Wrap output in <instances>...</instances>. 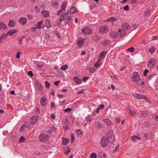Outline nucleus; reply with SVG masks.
I'll use <instances>...</instances> for the list:
<instances>
[{
  "label": "nucleus",
  "instance_id": "nucleus-1",
  "mask_svg": "<svg viewBox=\"0 0 158 158\" xmlns=\"http://www.w3.org/2000/svg\"><path fill=\"white\" fill-rule=\"evenodd\" d=\"M122 27L123 29H119V32L120 33L123 32V34H121L120 35L121 37H123L124 36L126 35V32L124 30L127 31L129 30L130 28V26L128 23H124L122 25Z\"/></svg>",
  "mask_w": 158,
  "mask_h": 158
},
{
  "label": "nucleus",
  "instance_id": "nucleus-2",
  "mask_svg": "<svg viewBox=\"0 0 158 158\" xmlns=\"http://www.w3.org/2000/svg\"><path fill=\"white\" fill-rule=\"evenodd\" d=\"M106 137L110 143H113L115 140L114 135L113 133L111 131H109L108 132Z\"/></svg>",
  "mask_w": 158,
  "mask_h": 158
},
{
  "label": "nucleus",
  "instance_id": "nucleus-3",
  "mask_svg": "<svg viewBox=\"0 0 158 158\" xmlns=\"http://www.w3.org/2000/svg\"><path fill=\"white\" fill-rule=\"evenodd\" d=\"M38 138L39 140L40 141L45 142L48 140L49 139V136L47 134L42 133L40 135Z\"/></svg>",
  "mask_w": 158,
  "mask_h": 158
},
{
  "label": "nucleus",
  "instance_id": "nucleus-4",
  "mask_svg": "<svg viewBox=\"0 0 158 158\" xmlns=\"http://www.w3.org/2000/svg\"><path fill=\"white\" fill-rule=\"evenodd\" d=\"M131 79L134 82H138L140 80L139 75L138 73L136 72L133 73L132 74Z\"/></svg>",
  "mask_w": 158,
  "mask_h": 158
},
{
  "label": "nucleus",
  "instance_id": "nucleus-5",
  "mask_svg": "<svg viewBox=\"0 0 158 158\" xmlns=\"http://www.w3.org/2000/svg\"><path fill=\"white\" fill-rule=\"evenodd\" d=\"M92 32V29L91 28L87 27H85L83 28L81 31V32L83 34L88 35L91 34Z\"/></svg>",
  "mask_w": 158,
  "mask_h": 158
},
{
  "label": "nucleus",
  "instance_id": "nucleus-6",
  "mask_svg": "<svg viewBox=\"0 0 158 158\" xmlns=\"http://www.w3.org/2000/svg\"><path fill=\"white\" fill-rule=\"evenodd\" d=\"M109 142L107 139L106 137H103L101 139V143L102 147H105L108 144Z\"/></svg>",
  "mask_w": 158,
  "mask_h": 158
},
{
  "label": "nucleus",
  "instance_id": "nucleus-7",
  "mask_svg": "<svg viewBox=\"0 0 158 158\" xmlns=\"http://www.w3.org/2000/svg\"><path fill=\"white\" fill-rule=\"evenodd\" d=\"M156 64V62L155 60L153 58H151L149 60L148 63V65L151 68L153 67Z\"/></svg>",
  "mask_w": 158,
  "mask_h": 158
},
{
  "label": "nucleus",
  "instance_id": "nucleus-8",
  "mask_svg": "<svg viewBox=\"0 0 158 158\" xmlns=\"http://www.w3.org/2000/svg\"><path fill=\"white\" fill-rule=\"evenodd\" d=\"M99 30L101 33H105L108 31L109 29L107 26H102L99 27Z\"/></svg>",
  "mask_w": 158,
  "mask_h": 158
},
{
  "label": "nucleus",
  "instance_id": "nucleus-9",
  "mask_svg": "<svg viewBox=\"0 0 158 158\" xmlns=\"http://www.w3.org/2000/svg\"><path fill=\"white\" fill-rule=\"evenodd\" d=\"M39 117L37 115H34L32 116L30 118V122L31 124H35L37 121V120L38 119Z\"/></svg>",
  "mask_w": 158,
  "mask_h": 158
},
{
  "label": "nucleus",
  "instance_id": "nucleus-10",
  "mask_svg": "<svg viewBox=\"0 0 158 158\" xmlns=\"http://www.w3.org/2000/svg\"><path fill=\"white\" fill-rule=\"evenodd\" d=\"M35 88L39 91L41 90L42 89V87L41 85L39 82L35 81Z\"/></svg>",
  "mask_w": 158,
  "mask_h": 158
},
{
  "label": "nucleus",
  "instance_id": "nucleus-11",
  "mask_svg": "<svg viewBox=\"0 0 158 158\" xmlns=\"http://www.w3.org/2000/svg\"><path fill=\"white\" fill-rule=\"evenodd\" d=\"M19 22L22 25H23L27 23V19L26 18H21L19 19Z\"/></svg>",
  "mask_w": 158,
  "mask_h": 158
},
{
  "label": "nucleus",
  "instance_id": "nucleus-12",
  "mask_svg": "<svg viewBox=\"0 0 158 158\" xmlns=\"http://www.w3.org/2000/svg\"><path fill=\"white\" fill-rule=\"evenodd\" d=\"M95 126L97 128L101 129L102 127V125L100 121H96L95 122Z\"/></svg>",
  "mask_w": 158,
  "mask_h": 158
},
{
  "label": "nucleus",
  "instance_id": "nucleus-13",
  "mask_svg": "<svg viewBox=\"0 0 158 158\" xmlns=\"http://www.w3.org/2000/svg\"><path fill=\"white\" fill-rule=\"evenodd\" d=\"M43 16L45 17H48L49 16L50 13L49 11L46 10H43L42 12Z\"/></svg>",
  "mask_w": 158,
  "mask_h": 158
},
{
  "label": "nucleus",
  "instance_id": "nucleus-14",
  "mask_svg": "<svg viewBox=\"0 0 158 158\" xmlns=\"http://www.w3.org/2000/svg\"><path fill=\"white\" fill-rule=\"evenodd\" d=\"M84 40H78L77 43L79 48H81L84 44Z\"/></svg>",
  "mask_w": 158,
  "mask_h": 158
},
{
  "label": "nucleus",
  "instance_id": "nucleus-15",
  "mask_svg": "<svg viewBox=\"0 0 158 158\" xmlns=\"http://www.w3.org/2000/svg\"><path fill=\"white\" fill-rule=\"evenodd\" d=\"M43 21L41 20L40 22H38L37 24L35 25L36 27L38 28H43L44 27H42Z\"/></svg>",
  "mask_w": 158,
  "mask_h": 158
},
{
  "label": "nucleus",
  "instance_id": "nucleus-16",
  "mask_svg": "<svg viewBox=\"0 0 158 158\" xmlns=\"http://www.w3.org/2000/svg\"><path fill=\"white\" fill-rule=\"evenodd\" d=\"M73 81L76 83L77 84H80L81 82L82 81L80 79L77 77H74L73 79Z\"/></svg>",
  "mask_w": 158,
  "mask_h": 158
},
{
  "label": "nucleus",
  "instance_id": "nucleus-17",
  "mask_svg": "<svg viewBox=\"0 0 158 158\" xmlns=\"http://www.w3.org/2000/svg\"><path fill=\"white\" fill-rule=\"evenodd\" d=\"M40 102L41 104L43 106H45L47 103L46 98L45 97L42 98L40 100Z\"/></svg>",
  "mask_w": 158,
  "mask_h": 158
},
{
  "label": "nucleus",
  "instance_id": "nucleus-18",
  "mask_svg": "<svg viewBox=\"0 0 158 158\" xmlns=\"http://www.w3.org/2000/svg\"><path fill=\"white\" fill-rule=\"evenodd\" d=\"M77 12V10L75 6H73L70 10V13L71 14H73Z\"/></svg>",
  "mask_w": 158,
  "mask_h": 158
},
{
  "label": "nucleus",
  "instance_id": "nucleus-19",
  "mask_svg": "<svg viewBox=\"0 0 158 158\" xmlns=\"http://www.w3.org/2000/svg\"><path fill=\"white\" fill-rule=\"evenodd\" d=\"M16 25V23L13 20L10 21L9 22L8 25L9 27H13L15 26Z\"/></svg>",
  "mask_w": 158,
  "mask_h": 158
},
{
  "label": "nucleus",
  "instance_id": "nucleus-20",
  "mask_svg": "<svg viewBox=\"0 0 158 158\" xmlns=\"http://www.w3.org/2000/svg\"><path fill=\"white\" fill-rule=\"evenodd\" d=\"M17 32V30H11L7 33V35H11L16 33Z\"/></svg>",
  "mask_w": 158,
  "mask_h": 158
},
{
  "label": "nucleus",
  "instance_id": "nucleus-21",
  "mask_svg": "<svg viewBox=\"0 0 158 158\" xmlns=\"http://www.w3.org/2000/svg\"><path fill=\"white\" fill-rule=\"evenodd\" d=\"M6 26L5 24L2 23H0V30H6Z\"/></svg>",
  "mask_w": 158,
  "mask_h": 158
},
{
  "label": "nucleus",
  "instance_id": "nucleus-22",
  "mask_svg": "<svg viewBox=\"0 0 158 158\" xmlns=\"http://www.w3.org/2000/svg\"><path fill=\"white\" fill-rule=\"evenodd\" d=\"M107 53V51H103L99 55V57L100 58H103L106 55V53Z\"/></svg>",
  "mask_w": 158,
  "mask_h": 158
},
{
  "label": "nucleus",
  "instance_id": "nucleus-23",
  "mask_svg": "<svg viewBox=\"0 0 158 158\" xmlns=\"http://www.w3.org/2000/svg\"><path fill=\"white\" fill-rule=\"evenodd\" d=\"M117 34L115 32H113L110 33V36L111 38L114 39L117 37Z\"/></svg>",
  "mask_w": 158,
  "mask_h": 158
},
{
  "label": "nucleus",
  "instance_id": "nucleus-24",
  "mask_svg": "<svg viewBox=\"0 0 158 158\" xmlns=\"http://www.w3.org/2000/svg\"><path fill=\"white\" fill-rule=\"evenodd\" d=\"M110 43V40H103L101 42L102 44L104 46H105L108 45Z\"/></svg>",
  "mask_w": 158,
  "mask_h": 158
},
{
  "label": "nucleus",
  "instance_id": "nucleus-25",
  "mask_svg": "<svg viewBox=\"0 0 158 158\" xmlns=\"http://www.w3.org/2000/svg\"><path fill=\"white\" fill-rule=\"evenodd\" d=\"M103 121L106 123L107 126H110L111 125V121L109 119H105L103 120Z\"/></svg>",
  "mask_w": 158,
  "mask_h": 158
},
{
  "label": "nucleus",
  "instance_id": "nucleus-26",
  "mask_svg": "<svg viewBox=\"0 0 158 158\" xmlns=\"http://www.w3.org/2000/svg\"><path fill=\"white\" fill-rule=\"evenodd\" d=\"M102 60V59H99L98 61L94 64V67L97 68L98 67L101 65V63H100L99 61Z\"/></svg>",
  "mask_w": 158,
  "mask_h": 158
},
{
  "label": "nucleus",
  "instance_id": "nucleus-27",
  "mask_svg": "<svg viewBox=\"0 0 158 158\" xmlns=\"http://www.w3.org/2000/svg\"><path fill=\"white\" fill-rule=\"evenodd\" d=\"M69 142V139H62V143L64 145H66Z\"/></svg>",
  "mask_w": 158,
  "mask_h": 158
},
{
  "label": "nucleus",
  "instance_id": "nucleus-28",
  "mask_svg": "<svg viewBox=\"0 0 158 158\" xmlns=\"http://www.w3.org/2000/svg\"><path fill=\"white\" fill-rule=\"evenodd\" d=\"M68 68V65L67 64L63 65L61 68V69L62 70H65Z\"/></svg>",
  "mask_w": 158,
  "mask_h": 158
},
{
  "label": "nucleus",
  "instance_id": "nucleus-29",
  "mask_svg": "<svg viewBox=\"0 0 158 158\" xmlns=\"http://www.w3.org/2000/svg\"><path fill=\"white\" fill-rule=\"evenodd\" d=\"M148 114V112L147 111H142L141 112V115L145 117Z\"/></svg>",
  "mask_w": 158,
  "mask_h": 158
},
{
  "label": "nucleus",
  "instance_id": "nucleus-30",
  "mask_svg": "<svg viewBox=\"0 0 158 158\" xmlns=\"http://www.w3.org/2000/svg\"><path fill=\"white\" fill-rule=\"evenodd\" d=\"M145 15L147 17H149L151 15L150 11L149 10H146L145 12Z\"/></svg>",
  "mask_w": 158,
  "mask_h": 158
},
{
  "label": "nucleus",
  "instance_id": "nucleus-31",
  "mask_svg": "<svg viewBox=\"0 0 158 158\" xmlns=\"http://www.w3.org/2000/svg\"><path fill=\"white\" fill-rule=\"evenodd\" d=\"M66 6H67V3L65 2H64L62 5L61 9L63 10H65V9L66 8Z\"/></svg>",
  "mask_w": 158,
  "mask_h": 158
},
{
  "label": "nucleus",
  "instance_id": "nucleus-32",
  "mask_svg": "<svg viewBox=\"0 0 158 158\" xmlns=\"http://www.w3.org/2000/svg\"><path fill=\"white\" fill-rule=\"evenodd\" d=\"M26 140L24 136H21L19 139V141L20 142H24V141Z\"/></svg>",
  "mask_w": 158,
  "mask_h": 158
},
{
  "label": "nucleus",
  "instance_id": "nucleus-33",
  "mask_svg": "<svg viewBox=\"0 0 158 158\" xmlns=\"http://www.w3.org/2000/svg\"><path fill=\"white\" fill-rule=\"evenodd\" d=\"M45 25L48 28H50L51 27L50 21L48 20L45 23Z\"/></svg>",
  "mask_w": 158,
  "mask_h": 158
},
{
  "label": "nucleus",
  "instance_id": "nucleus-34",
  "mask_svg": "<svg viewBox=\"0 0 158 158\" xmlns=\"http://www.w3.org/2000/svg\"><path fill=\"white\" fill-rule=\"evenodd\" d=\"M90 73H93L95 72L96 69L94 68H89Z\"/></svg>",
  "mask_w": 158,
  "mask_h": 158
},
{
  "label": "nucleus",
  "instance_id": "nucleus-35",
  "mask_svg": "<svg viewBox=\"0 0 158 158\" xmlns=\"http://www.w3.org/2000/svg\"><path fill=\"white\" fill-rule=\"evenodd\" d=\"M98 158H103V152H100L98 153Z\"/></svg>",
  "mask_w": 158,
  "mask_h": 158
},
{
  "label": "nucleus",
  "instance_id": "nucleus-36",
  "mask_svg": "<svg viewBox=\"0 0 158 158\" xmlns=\"http://www.w3.org/2000/svg\"><path fill=\"white\" fill-rule=\"evenodd\" d=\"M128 111L129 113L131 115H134L135 114V112L133 110L130 109L128 110Z\"/></svg>",
  "mask_w": 158,
  "mask_h": 158
},
{
  "label": "nucleus",
  "instance_id": "nucleus-37",
  "mask_svg": "<svg viewBox=\"0 0 158 158\" xmlns=\"http://www.w3.org/2000/svg\"><path fill=\"white\" fill-rule=\"evenodd\" d=\"M91 158H96L97 154L95 153H91L90 155Z\"/></svg>",
  "mask_w": 158,
  "mask_h": 158
},
{
  "label": "nucleus",
  "instance_id": "nucleus-38",
  "mask_svg": "<svg viewBox=\"0 0 158 158\" xmlns=\"http://www.w3.org/2000/svg\"><path fill=\"white\" fill-rule=\"evenodd\" d=\"M128 51L131 52L132 53L134 51V48L133 47H131L127 49Z\"/></svg>",
  "mask_w": 158,
  "mask_h": 158
},
{
  "label": "nucleus",
  "instance_id": "nucleus-39",
  "mask_svg": "<svg viewBox=\"0 0 158 158\" xmlns=\"http://www.w3.org/2000/svg\"><path fill=\"white\" fill-rule=\"evenodd\" d=\"M65 10H63L61 9L57 13V15H61L62 13H64L65 12Z\"/></svg>",
  "mask_w": 158,
  "mask_h": 158
},
{
  "label": "nucleus",
  "instance_id": "nucleus-40",
  "mask_svg": "<svg viewBox=\"0 0 158 158\" xmlns=\"http://www.w3.org/2000/svg\"><path fill=\"white\" fill-rule=\"evenodd\" d=\"M156 75V74H154L151 76H150L149 77V79L150 80H151L152 79L154 78L155 77Z\"/></svg>",
  "mask_w": 158,
  "mask_h": 158
},
{
  "label": "nucleus",
  "instance_id": "nucleus-41",
  "mask_svg": "<svg viewBox=\"0 0 158 158\" xmlns=\"http://www.w3.org/2000/svg\"><path fill=\"white\" fill-rule=\"evenodd\" d=\"M116 20V19L114 17H111L110 18H109L108 19V21L109 22L111 21H114Z\"/></svg>",
  "mask_w": 158,
  "mask_h": 158
},
{
  "label": "nucleus",
  "instance_id": "nucleus-42",
  "mask_svg": "<svg viewBox=\"0 0 158 158\" xmlns=\"http://www.w3.org/2000/svg\"><path fill=\"white\" fill-rule=\"evenodd\" d=\"M45 85L46 88L48 89L49 88L50 86V84L48 81H45Z\"/></svg>",
  "mask_w": 158,
  "mask_h": 158
},
{
  "label": "nucleus",
  "instance_id": "nucleus-43",
  "mask_svg": "<svg viewBox=\"0 0 158 158\" xmlns=\"http://www.w3.org/2000/svg\"><path fill=\"white\" fill-rule=\"evenodd\" d=\"M63 41L61 42L62 44L64 45H66L68 44V40H62Z\"/></svg>",
  "mask_w": 158,
  "mask_h": 158
},
{
  "label": "nucleus",
  "instance_id": "nucleus-44",
  "mask_svg": "<svg viewBox=\"0 0 158 158\" xmlns=\"http://www.w3.org/2000/svg\"><path fill=\"white\" fill-rule=\"evenodd\" d=\"M149 51L150 53H151L152 54L155 52V49L150 48Z\"/></svg>",
  "mask_w": 158,
  "mask_h": 158
},
{
  "label": "nucleus",
  "instance_id": "nucleus-45",
  "mask_svg": "<svg viewBox=\"0 0 158 158\" xmlns=\"http://www.w3.org/2000/svg\"><path fill=\"white\" fill-rule=\"evenodd\" d=\"M7 34H3L2 35H1L0 37V39H1L3 38H5L6 37Z\"/></svg>",
  "mask_w": 158,
  "mask_h": 158
},
{
  "label": "nucleus",
  "instance_id": "nucleus-46",
  "mask_svg": "<svg viewBox=\"0 0 158 158\" xmlns=\"http://www.w3.org/2000/svg\"><path fill=\"white\" fill-rule=\"evenodd\" d=\"M51 107L52 108L56 107L55 103L54 102H52L51 103Z\"/></svg>",
  "mask_w": 158,
  "mask_h": 158
},
{
  "label": "nucleus",
  "instance_id": "nucleus-47",
  "mask_svg": "<svg viewBox=\"0 0 158 158\" xmlns=\"http://www.w3.org/2000/svg\"><path fill=\"white\" fill-rule=\"evenodd\" d=\"M20 52H18L16 54V57L17 58H19L20 57Z\"/></svg>",
  "mask_w": 158,
  "mask_h": 158
},
{
  "label": "nucleus",
  "instance_id": "nucleus-48",
  "mask_svg": "<svg viewBox=\"0 0 158 158\" xmlns=\"http://www.w3.org/2000/svg\"><path fill=\"white\" fill-rule=\"evenodd\" d=\"M149 70L148 69H145L143 72V75L145 76L147 75V73L148 72Z\"/></svg>",
  "mask_w": 158,
  "mask_h": 158
},
{
  "label": "nucleus",
  "instance_id": "nucleus-49",
  "mask_svg": "<svg viewBox=\"0 0 158 158\" xmlns=\"http://www.w3.org/2000/svg\"><path fill=\"white\" fill-rule=\"evenodd\" d=\"M60 83V81H56L54 82V84L56 86H58L59 85V84Z\"/></svg>",
  "mask_w": 158,
  "mask_h": 158
},
{
  "label": "nucleus",
  "instance_id": "nucleus-50",
  "mask_svg": "<svg viewBox=\"0 0 158 158\" xmlns=\"http://www.w3.org/2000/svg\"><path fill=\"white\" fill-rule=\"evenodd\" d=\"M134 96L137 99L139 98V94H134Z\"/></svg>",
  "mask_w": 158,
  "mask_h": 158
},
{
  "label": "nucleus",
  "instance_id": "nucleus-51",
  "mask_svg": "<svg viewBox=\"0 0 158 158\" xmlns=\"http://www.w3.org/2000/svg\"><path fill=\"white\" fill-rule=\"evenodd\" d=\"M86 120L88 121H91L92 120V118H91L89 116H88L86 117Z\"/></svg>",
  "mask_w": 158,
  "mask_h": 158
},
{
  "label": "nucleus",
  "instance_id": "nucleus-52",
  "mask_svg": "<svg viewBox=\"0 0 158 158\" xmlns=\"http://www.w3.org/2000/svg\"><path fill=\"white\" fill-rule=\"evenodd\" d=\"M119 146L118 145L116 147L115 149L113 151V152H116L118 151L119 150Z\"/></svg>",
  "mask_w": 158,
  "mask_h": 158
},
{
  "label": "nucleus",
  "instance_id": "nucleus-53",
  "mask_svg": "<svg viewBox=\"0 0 158 158\" xmlns=\"http://www.w3.org/2000/svg\"><path fill=\"white\" fill-rule=\"evenodd\" d=\"M64 17L62 15L61 16V18L59 19V21L62 22L64 20Z\"/></svg>",
  "mask_w": 158,
  "mask_h": 158
},
{
  "label": "nucleus",
  "instance_id": "nucleus-54",
  "mask_svg": "<svg viewBox=\"0 0 158 158\" xmlns=\"http://www.w3.org/2000/svg\"><path fill=\"white\" fill-rule=\"evenodd\" d=\"M123 9L124 10H129V7L128 5H127L126 6H125L123 7Z\"/></svg>",
  "mask_w": 158,
  "mask_h": 158
},
{
  "label": "nucleus",
  "instance_id": "nucleus-55",
  "mask_svg": "<svg viewBox=\"0 0 158 158\" xmlns=\"http://www.w3.org/2000/svg\"><path fill=\"white\" fill-rule=\"evenodd\" d=\"M40 108L39 107H37V109L35 111V112L36 114H38L40 113Z\"/></svg>",
  "mask_w": 158,
  "mask_h": 158
},
{
  "label": "nucleus",
  "instance_id": "nucleus-56",
  "mask_svg": "<svg viewBox=\"0 0 158 158\" xmlns=\"http://www.w3.org/2000/svg\"><path fill=\"white\" fill-rule=\"evenodd\" d=\"M28 75L29 76H32L33 75V72L32 71H29L28 72Z\"/></svg>",
  "mask_w": 158,
  "mask_h": 158
},
{
  "label": "nucleus",
  "instance_id": "nucleus-57",
  "mask_svg": "<svg viewBox=\"0 0 158 158\" xmlns=\"http://www.w3.org/2000/svg\"><path fill=\"white\" fill-rule=\"evenodd\" d=\"M89 77H84L83 78V81H85L89 79Z\"/></svg>",
  "mask_w": 158,
  "mask_h": 158
},
{
  "label": "nucleus",
  "instance_id": "nucleus-58",
  "mask_svg": "<svg viewBox=\"0 0 158 158\" xmlns=\"http://www.w3.org/2000/svg\"><path fill=\"white\" fill-rule=\"evenodd\" d=\"M133 138H135V139H137V141L138 140V139H139V140H140L141 139V138L140 137H139L138 136H133Z\"/></svg>",
  "mask_w": 158,
  "mask_h": 158
},
{
  "label": "nucleus",
  "instance_id": "nucleus-59",
  "mask_svg": "<svg viewBox=\"0 0 158 158\" xmlns=\"http://www.w3.org/2000/svg\"><path fill=\"white\" fill-rule=\"evenodd\" d=\"M55 115L54 114L52 113L51 114V118L52 119H54L55 118Z\"/></svg>",
  "mask_w": 158,
  "mask_h": 158
},
{
  "label": "nucleus",
  "instance_id": "nucleus-60",
  "mask_svg": "<svg viewBox=\"0 0 158 158\" xmlns=\"http://www.w3.org/2000/svg\"><path fill=\"white\" fill-rule=\"evenodd\" d=\"M37 65L39 68H41L43 66V64H37Z\"/></svg>",
  "mask_w": 158,
  "mask_h": 158
},
{
  "label": "nucleus",
  "instance_id": "nucleus-61",
  "mask_svg": "<svg viewBox=\"0 0 158 158\" xmlns=\"http://www.w3.org/2000/svg\"><path fill=\"white\" fill-rule=\"evenodd\" d=\"M71 110V109L70 108H67L65 109L64 111L65 112H68Z\"/></svg>",
  "mask_w": 158,
  "mask_h": 158
},
{
  "label": "nucleus",
  "instance_id": "nucleus-62",
  "mask_svg": "<svg viewBox=\"0 0 158 158\" xmlns=\"http://www.w3.org/2000/svg\"><path fill=\"white\" fill-rule=\"evenodd\" d=\"M35 11L36 12H37V13L40 12V10L39 9H38V7L37 6H35Z\"/></svg>",
  "mask_w": 158,
  "mask_h": 158
},
{
  "label": "nucleus",
  "instance_id": "nucleus-63",
  "mask_svg": "<svg viewBox=\"0 0 158 158\" xmlns=\"http://www.w3.org/2000/svg\"><path fill=\"white\" fill-rule=\"evenodd\" d=\"M153 39L152 40H156L158 39V36L157 35H155L152 36Z\"/></svg>",
  "mask_w": 158,
  "mask_h": 158
},
{
  "label": "nucleus",
  "instance_id": "nucleus-64",
  "mask_svg": "<svg viewBox=\"0 0 158 158\" xmlns=\"http://www.w3.org/2000/svg\"><path fill=\"white\" fill-rule=\"evenodd\" d=\"M69 12L68 11H67L62 15H63V16L64 17L65 16H67L69 14Z\"/></svg>",
  "mask_w": 158,
  "mask_h": 158
}]
</instances>
